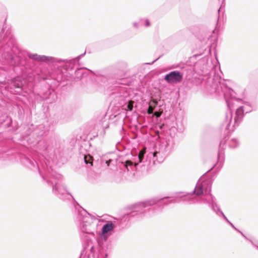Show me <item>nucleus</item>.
<instances>
[{
	"label": "nucleus",
	"instance_id": "f257e3e1",
	"mask_svg": "<svg viewBox=\"0 0 258 258\" xmlns=\"http://www.w3.org/2000/svg\"><path fill=\"white\" fill-rule=\"evenodd\" d=\"M28 53L18 47L10 32L7 31L3 37L0 34V99L7 91L21 89L20 78L12 77L11 72L14 66L25 64V57Z\"/></svg>",
	"mask_w": 258,
	"mask_h": 258
},
{
	"label": "nucleus",
	"instance_id": "f03ea898",
	"mask_svg": "<svg viewBox=\"0 0 258 258\" xmlns=\"http://www.w3.org/2000/svg\"><path fill=\"white\" fill-rule=\"evenodd\" d=\"M212 88L219 95L224 96L228 108L222 127L228 132H233L241 122L244 113L251 111L256 106L249 102H245L238 107V104L241 100L235 98L233 90L228 87L223 80H218L217 77L214 79Z\"/></svg>",
	"mask_w": 258,
	"mask_h": 258
},
{
	"label": "nucleus",
	"instance_id": "7ed1b4c3",
	"mask_svg": "<svg viewBox=\"0 0 258 258\" xmlns=\"http://www.w3.org/2000/svg\"><path fill=\"white\" fill-rule=\"evenodd\" d=\"M212 184V182L210 179H206L204 177H201L197 182L193 192L194 195L198 197L201 195L202 196L196 197L192 194H188L181 196V201L187 202L189 204L197 203L208 204L217 215L222 216L233 228L238 230L233 224L228 220L217 205L215 198L211 194Z\"/></svg>",
	"mask_w": 258,
	"mask_h": 258
},
{
	"label": "nucleus",
	"instance_id": "20e7f679",
	"mask_svg": "<svg viewBox=\"0 0 258 258\" xmlns=\"http://www.w3.org/2000/svg\"><path fill=\"white\" fill-rule=\"evenodd\" d=\"M26 165L31 170H38L43 179L46 181L48 184L52 185V191L59 199L64 201L70 197L73 198L66 189L62 183V176L53 170L51 166L46 164H42L41 168L34 159H26Z\"/></svg>",
	"mask_w": 258,
	"mask_h": 258
},
{
	"label": "nucleus",
	"instance_id": "39448f33",
	"mask_svg": "<svg viewBox=\"0 0 258 258\" xmlns=\"http://www.w3.org/2000/svg\"><path fill=\"white\" fill-rule=\"evenodd\" d=\"M95 220V218L84 209L81 208L78 210L76 222L81 231V237L84 242H92L95 238L97 224Z\"/></svg>",
	"mask_w": 258,
	"mask_h": 258
},
{
	"label": "nucleus",
	"instance_id": "423d86ee",
	"mask_svg": "<svg viewBox=\"0 0 258 258\" xmlns=\"http://www.w3.org/2000/svg\"><path fill=\"white\" fill-rule=\"evenodd\" d=\"M172 202L173 200H169L168 198H164L158 200L153 199L140 202L135 205L134 210L128 214V217L130 218H135L137 220H140L146 216L150 209V206L156 204H158V205H168Z\"/></svg>",
	"mask_w": 258,
	"mask_h": 258
},
{
	"label": "nucleus",
	"instance_id": "0eeeda50",
	"mask_svg": "<svg viewBox=\"0 0 258 258\" xmlns=\"http://www.w3.org/2000/svg\"><path fill=\"white\" fill-rule=\"evenodd\" d=\"M28 56L29 58L37 61L45 62L47 63L64 62L66 64V67L67 69L71 70H73L74 69L76 62L78 61L76 58L72 59H62L52 56L40 55L36 53H28Z\"/></svg>",
	"mask_w": 258,
	"mask_h": 258
},
{
	"label": "nucleus",
	"instance_id": "6e6552de",
	"mask_svg": "<svg viewBox=\"0 0 258 258\" xmlns=\"http://www.w3.org/2000/svg\"><path fill=\"white\" fill-rule=\"evenodd\" d=\"M227 144L231 148H235L239 145V142L237 139L233 138L229 140L227 137L220 142L218 154V162L220 163V166H222L224 162V150Z\"/></svg>",
	"mask_w": 258,
	"mask_h": 258
},
{
	"label": "nucleus",
	"instance_id": "1a4fd4ad",
	"mask_svg": "<svg viewBox=\"0 0 258 258\" xmlns=\"http://www.w3.org/2000/svg\"><path fill=\"white\" fill-rule=\"evenodd\" d=\"M168 155V154H165L162 149L160 148L159 151L149 152L147 156V159L150 164L155 165L162 163Z\"/></svg>",
	"mask_w": 258,
	"mask_h": 258
},
{
	"label": "nucleus",
	"instance_id": "9d476101",
	"mask_svg": "<svg viewBox=\"0 0 258 258\" xmlns=\"http://www.w3.org/2000/svg\"><path fill=\"white\" fill-rule=\"evenodd\" d=\"M182 78V73L177 71H174L166 74L164 77V80L169 84H175L180 83Z\"/></svg>",
	"mask_w": 258,
	"mask_h": 258
},
{
	"label": "nucleus",
	"instance_id": "9b49d317",
	"mask_svg": "<svg viewBox=\"0 0 258 258\" xmlns=\"http://www.w3.org/2000/svg\"><path fill=\"white\" fill-rule=\"evenodd\" d=\"M115 227V225L111 221H108L104 224L101 229L100 238L102 240L106 241L108 238L111 235Z\"/></svg>",
	"mask_w": 258,
	"mask_h": 258
},
{
	"label": "nucleus",
	"instance_id": "f8f14e48",
	"mask_svg": "<svg viewBox=\"0 0 258 258\" xmlns=\"http://www.w3.org/2000/svg\"><path fill=\"white\" fill-rule=\"evenodd\" d=\"M174 145L175 143L173 139L170 137L166 139V141L161 144L160 148L162 149L165 154L169 155L173 151Z\"/></svg>",
	"mask_w": 258,
	"mask_h": 258
},
{
	"label": "nucleus",
	"instance_id": "ddd939ff",
	"mask_svg": "<svg viewBox=\"0 0 258 258\" xmlns=\"http://www.w3.org/2000/svg\"><path fill=\"white\" fill-rule=\"evenodd\" d=\"M44 146L42 150L44 152V154L49 156L50 158L54 159L55 157L57 158L56 152L53 150V147L49 142H44Z\"/></svg>",
	"mask_w": 258,
	"mask_h": 258
},
{
	"label": "nucleus",
	"instance_id": "4468645a",
	"mask_svg": "<svg viewBox=\"0 0 258 258\" xmlns=\"http://www.w3.org/2000/svg\"><path fill=\"white\" fill-rule=\"evenodd\" d=\"M114 154H109L102 157L101 159L102 165L107 167L110 164H114L115 161L111 157Z\"/></svg>",
	"mask_w": 258,
	"mask_h": 258
},
{
	"label": "nucleus",
	"instance_id": "2eb2a0df",
	"mask_svg": "<svg viewBox=\"0 0 258 258\" xmlns=\"http://www.w3.org/2000/svg\"><path fill=\"white\" fill-rule=\"evenodd\" d=\"M139 164L138 163H133L131 161L127 160L123 164V167L126 169L127 172L134 170L136 168L137 166Z\"/></svg>",
	"mask_w": 258,
	"mask_h": 258
},
{
	"label": "nucleus",
	"instance_id": "dca6fc26",
	"mask_svg": "<svg viewBox=\"0 0 258 258\" xmlns=\"http://www.w3.org/2000/svg\"><path fill=\"white\" fill-rule=\"evenodd\" d=\"M84 160L86 164L89 166H92L93 165V158L90 155H84Z\"/></svg>",
	"mask_w": 258,
	"mask_h": 258
},
{
	"label": "nucleus",
	"instance_id": "f3484780",
	"mask_svg": "<svg viewBox=\"0 0 258 258\" xmlns=\"http://www.w3.org/2000/svg\"><path fill=\"white\" fill-rule=\"evenodd\" d=\"M144 22H145V26L146 27H149L150 26V23L149 20L144 19H141L140 20V23L141 25H143Z\"/></svg>",
	"mask_w": 258,
	"mask_h": 258
},
{
	"label": "nucleus",
	"instance_id": "a211bd4d",
	"mask_svg": "<svg viewBox=\"0 0 258 258\" xmlns=\"http://www.w3.org/2000/svg\"><path fill=\"white\" fill-rule=\"evenodd\" d=\"M144 154L145 152L143 151H141L139 152L138 159L140 163H142L143 162Z\"/></svg>",
	"mask_w": 258,
	"mask_h": 258
},
{
	"label": "nucleus",
	"instance_id": "6ab92c4d",
	"mask_svg": "<svg viewBox=\"0 0 258 258\" xmlns=\"http://www.w3.org/2000/svg\"><path fill=\"white\" fill-rule=\"evenodd\" d=\"M134 107V102L132 101L129 102L126 105V109L128 111H132Z\"/></svg>",
	"mask_w": 258,
	"mask_h": 258
},
{
	"label": "nucleus",
	"instance_id": "aec40b11",
	"mask_svg": "<svg viewBox=\"0 0 258 258\" xmlns=\"http://www.w3.org/2000/svg\"><path fill=\"white\" fill-rule=\"evenodd\" d=\"M154 110V107H153L151 104H149V106L147 109V113L149 114H152L153 113Z\"/></svg>",
	"mask_w": 258,
	"mask_h": 258
},
{
	"label": "nucleus",
	"instance_id": "412c9836",
	"mask_svg": "<svg viewBox=\"0 0 258 258\" xmlns=\"http://www.w3.org/2000/svg\"><path fill=\"white\" fill-rule=\"evenodd\" d=\"M133 24V26L136 28H138L140 26H142V25H141L140 23V21L139 22V23L134 22Z\"/></svg>",
	"mask_w": 258,
	"mask_h": 258
},
{
	"label": "nucleus",
	"instance_id": "4be33fe9",
	"mask_svg": "<svg viewBox=\"0 0 258 258\" xmlns=\"http://www.w3.org/2000/svg\"><path fill=\"white\" fill-rule=\"evenodd\" d=\"M85 54V52H84V53L79 55L78 56H77V57H76V58H77V59L78 60V61H79V59L81 57H83Z\"/></svg>",
	"mask_w": 258,
	"mask_h": 258
},
{
	"label": "nucleus",
	"instance_id": "5701e85b",
	"mask_svg": "<svg viewBox=\"0 0 258 258\" xmlns=\"http://www.w3.org/2000/svg\"><path fill=\"white\" fill-rule=\"evenodd\" d=\"M4 157V154L0 152V158Z\"/></svg>",
	"mask_w": 258,
	"mask_h": 258
},
{
	"label": "nucleus",
	"instance_id": "b1692460",
	"mask_svg": "<svg viewBox=\"0 0 258 258\" xmlns=\"http://www.w3.org/2000/svg\"><path fill=\"white\" fill-rule=\"evenodd\" d=\"M246 239L247 240H249V241H251V240H252V239H249V238H247V237H246Z\"/></svg>",
	"mask_w": 258,
	"mask_h": 258
},
{
	"label": "nucleus",
	"instance_id": "393cba45",
	"mask_svg": "<svg viewBox=\"0 0 258 258\" xmlns=\"http://www.w3.org/2000/svg\"><path fill=\"white\" fill-rule=\"evenodd\" d=\"M153 103H154L155 105H157V101H153Z\"/></svg>",
	"mask_w": 258,
	"mask_h": 258
},
{
	"label": "nucleus",
	"instance_id": "a878e982",
	"mask_svg": "<svg viewBox=\"0 0 258 258\" xmlns=\"http://www.w3.org/2000/svg\"><path fill=\"white\" fill-rule=\"evenodd\" d=\"M124 66H125V67L127 66V64H126V63H124Z\"/></svg>",
	"mask_w": 258,
	"mask_h": 258
},
{
	"label": "nucleus",
	"instance_id": "bb28decb",
	"mask_svg": "<svg viewBox=\"0 0 258 258\" xmlns=\"http://www.w3.org/2000/svg\"><path fill=\"white\" fill-rule=\"evenodd\" d=\"M156 60H154L153 61H152V63H154V61H155Z\"/></svg>",
	"mask_w": 258,
	"mask_h": 258
}]
</instances>
